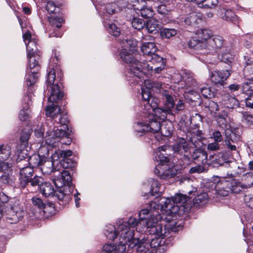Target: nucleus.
Listing matches in <instances>:
<instances>
[{
  "instance_id": "f257e3e1",
  "label": "nucleus",
  "mask_w": 253,
  "mask_h": 253,
  "mask_svg": "<svg viewBox=\"0 0 253 253\" xmlns=\"http://www.w3.org/2000/svg\"><path fill=\"white\" fill-rule=\"evenodd\" d=\"M45 114L47 117H50L57 123L62 126L63 128H67V130L62 128L54 127H50L46 132L45 137L46 143L49 146L56 147L62 137H68L70 135V132L67 127L69 122L66 113L61 112V107L55 104L48 105L45 109Z\"/></svg>"
},
{
  "instance_id": "f03ea898",
  "label": "nucleus",
  "mask_w": 253,
  "mask_h": 253,
  "mask_svg": "<svg viewBox=\"0 0 253 253\" xmlns=\"http://www.w3.org/2000/svg\"><path fill=\"white\" fill-rule=\"evenodd\" d=\"M149 209H144L139 213L140 220L144 224V220L146 219L148 214L150 218L145 222L146 231L150 235H157L161 237L167 236L169 229L166 228V225L162 223L165 222L163 216L159 214L157 210H159L161 205L159 200L157 202H151L149 204Z\"/></svg>"
},
{
  "instance_id": "7ed1b4c3",
  "label": "nucleus",
  "mask_w": 253,
  "mask_h": 253,
  "mask_svg": "<svg viewBox=\"0 0 253 253\" xmlns=\"http://www.w3.org/2000/svg\"><path fill=\"white\" fill-rule=\"evenodd\" d=\"M189 200L186 195L178 194L174 195L171 199L161 197L159 199V204L161 205V211L167 212V214L176 213L179 208L176 205L177 204H184Z\"/></svg>"
},
{
  "instance_id": "20e7f679",
  "label": "nucleus",
  "mask_w": 253,
  "mask_h": 253,
  "mask_svg": "<svg viewBox=\"0 0 253 253\" xmlns=\"http://www.w3.org/2000/svg\"><path fill=\"white\" fill-rule=\"evenodd\" d=\"M144 122H138L134 126L135 130L138 132H151L156 133L161 129L160 121H158L154 115L143 114Z\"/></svg>"
},
{
  "instance_id": "39448f33",
  "label": "nucleus",
  "mask_w": 253,
  "mask_h": 253,
  "mask_svg": "<svg viewBox=\"0 0 253 253\" xmlns=\"http://www.w3.org/2000/svg\"><path fill=\"white\" fill-rule=\"evenodd\" d=\"M120 57L126 63L129 64L130 74L132 77H135L138 79L142 77V64L133 58L130 52L125 50H121Z\"/></svg>"
},
{
  "instance_id": "423d86ee",
  "label": "nucleus",
  "mask_w": 253,
  "mask_h": 253,
  "mask_svg": "<svg viewBox=\"0 0 253 253\" xmlns=\"http://www.w3.org/2000/svg\"><path fill=\"white\" fill-rule=\"evenodd\" d=\"M4 214L7 221L10 224H16L24 216L22 207L17 202L9 205L5 204Z\"/></svg>"
},
{
  "instance_id": "0eeeda50",
  "label": "nucleus",
  "mask_w": 253,
  "mask_h": 253,
  "mask_svg": "<svg viewBox=\"0 0 253 253\" xmlns=\"http://www.w3.org/2000/svg\"><path fill=\"white\" fill-rule=\"evenodd\" d=\"M142 63V73L144 74V70H154L155 73H159L162 71L165 65V62L163 58L160 57L157 54H154L151 56L146 57Z\"/></svg>"
},
{
  "instance_id": "6e6552de",
  "label": "nucleus",
  "mask_w": 253,
  "mask_h": 253,
  "mask_svg": "<svg viewBox=\"0 0 253 253\" xmlns=\"http://www.w3.org/2000/svg\"><path fill=\"white\" fill-rule=\"evenodd\" d=\"M29 135L28 133H23L21 135L20 140L21 141L19 143L17 144L15 153L18 157V159H24L28 157V153L27 149V141L29 139Z\"/></svg>"
},
{
  "instance_id": "1a4fd4ad",
  "label": "nucleus",
  "mask_w": 253,
  "mask_h": 253,
  "mask_svg": "<svg viewBox=\"0 0 253 253\" xmlns=\"http://www.w3.org/2000/svg\"><path fill=\"white\" fill-rule=\"evenodd\" d=\"M231 75V71L228 70L223 71H214L211 73L210 79L214 84L223 85Z\"/></svg>"
},
{
  "instance_id": "9d476101",
  "label": "nucleus",
  "mask_w": 253,
  "mask_h": 253,
  "mask_svg": "<svg viewBox=\"0 0 253 253\" xmlns=\"http://www.w3.org/2000/svg\"><path fill=\"white\" fill-rule=\"evenodd\" d=\"M224 41L223 38L220 36H212L207 41L208 44H206L207 50H209L210 52H217L224 46Z\"/></svg>"
},
{
  "instance_id": "9b49d317",
  "label": "nucleus",
  "mask_w": 253,
  "mask_h": 253,
  "mask_svg": "<svg viewBox=\"0 0 253 253\" xmlns=\"http://www.w3.org/2000/svg\"><path fill=\"white\" fill-rule=\"evenodd\" d=\"M149 111L147 112H143V114L152 115H154L157 120L159 119V121H163L167 118L168 115L172 114L171 113L167 112V110L163 107V108L157 107V104L155 103L154 105H151V108H148Z\"/></svg>"
},
{
  "instance_id": "f8f14e48",
  "label": "nucleus",
  "mask_w": 253,
  "mask_h": 253,
  "mask_svg": "<svg viewBox=\"0 0 253 253\" xmlns=\"http://www.w3.org/2000/svg\"><path fill=\"white\" fill-rule=\"evenodd\" d=\"M134 231H128L126 232L121 233V237L125 241L123 243H126L129 249H136L140 240L137 238H134Z\"/></svg>"
},
{
  "instance_id": "ddd939ff",
  "label": "nucleus",
  "mask_w": 253,
  "mask_h": 253,
  "mask_svg": "<svg viewBox=\"0 0 253 253\" xmlns=\"http://www.w3.org/2000/svg\"><path fill=\"white\" fill-rule=\"evenodd\" d=\"M49 96L48 98L49 102V105H52L54 103H57L59 100L61 99L63 96V92L60 90V86L58 84L51 85L48 87Z\"/></svg>"
},
{
  "instance_id": "4468645a",
  "label": "nucleus",
  "mask_w": 253,
  "mask_h": 253,
  "mask_svg": "<svg viewBox=\"0 0 253 253\" xmlns=\"http://www.w3.org/2000/svg\"><path fill=\"white\" fill-rule=\"evenodd\" d=\"M57 188L59 189L54 190L52 197H55L58 200L62 201L63 204L67 203L72 199L71 192L67 187Z\"/></svg>"
},
{
  "instance_id": "2eb2a0df",
  "label": "nucleus",
  "mask_w": 253,
  "mask_h": 253,
  "mask_svg": "<svg viewBox=\"0 0 253 253\" xmlns=\"http://www.w3.org/2000/svg\"><path fill=\"white\" fill-rule=\"evenodd\" d=\"M61 179H56L54 180V184L56 187H61L63 186L70 188L72 185V177L70 172L68 170H63L61 172Z\"/></svg>"
},
{
  "instance_id": "dca6fc26",
  "label": "nucleus",
  "mask_w": 253,
  "mask_h": 253,
  "mask_svg": "<svg viewBox=\"0 0 253 253\" xmlns=\"http://www.w3.org/2000/svg\"><path fill=\"white\" fill-rule=\"evenodd\" d=\"M143 224L141 221L134 217H130L127 222H123L118 225V230L121 233L126 232L128 231H134L130 229V227H134L135 226H140Z\"/></svg>"
},
{
  "instance_id": "f3484780",
  "label": "nucleus",
  "mask_w": 253,
  "mask_h": 253,
  "mask_svg": "<svg viewBox=\"0 0 253 253\" xmlns=\"http://www.w3.org/2000/svg\"><path fill=\"white\" fill-rule=\"evenodd\" d=\"M166 228H168L169 232L167 236H165V237L169 235V227L166 226ZM156 235L157 236V235ZM158 236L159 238L151 240L149 245L151 248L156 249V253H163L167 249V246L164 245L165 241L162 239L164 237H161L158 235Z\"/></svg>"
},
{
  "instance_id": "a211bd4d",
  "label": "nucleus",
  "mask_w": 253,
  "mask_h": 253,
  "mask_svg": "<svg viewBox=\"0 0 253 253\" xmlns=\"http://www.w3.org/2000/svg\"><path fill=\"white\" fill-rule=\"evenodd\" d=\"M190 48L193 49L198 51L205 50L207 51V43L200 40L197 37H193L187 43Z\"/></svg>"
},
{
  "instance_id": "6ab92c4d",
  "label": "nucleus",
  "mask_w": 253,
  "mask_h": 253,
  "mask_svg": "<svg viewBox=\"0 0 253 253\" xmlns=\"http://www.w3.org/2000/svg\"><path fill=\"white\" fill-rule=\"evenodd\" d=\"M220 16L224 20L230 21L234 24L238 23V17L231 9L225 8H221L220 9Z\"/></svg>"
},
{
  "instance_id": "aec40b11",
  "label": "nucleus",
  "mask_w": 253,
  "mask_h": 253,
  "mask_svg": "<svg viewBox=\"0 0 253 253\" xmlns=\"http://www.w3.org/2000/svg\"><path fill=\"white\" fill-rule=\"evenodd\" d=\"M49 22L53 25L55 26L54 31L52 33L49 35V37H61L62 33L60 31L59 29L61 27V23L64 22L63 19L61 17H55L54 18L51 17L49 18Z\"/></svg>"
},
{
  "instance_id": "412c9836",
  "label": "nucleus",
  "mask_w": 253,
  "mask_h": 253,
  "mask_svg": "<svg viewBox=\"0 0 253 253\" xmlns=\"http://www.w3.org/2000/svg\"><path fill=\"white\" fill-rule=\"evenodd\" d=\"M173 150L175 153L183 154L188 152L189 150V147L188 142L183 138H180L173 146Z\"/></svg>"
},
{
  "instance_id": "4be33fe9",
  "label": "nucleus",
  "mask_w": 253,
  "mask_h": 253,
  "mask_svg": "<svg viewBox=\"0 0 253 253\" xmlns=\"http://www.w3.org/2000/svg\"><path fill=\"white\" fill-rule=\"evenodd\" d=\"M134 9L138 14L144 18H151L154 14L152 8L144 5L142 6L134 4Z\"/></svg>"
},
{
  "instance_id": "5701e85b",
  "label": "nucleus",
  "mask_w": 253,
  "mask_h": 253,
  "mask_svg": "<svg viewBox=\"0 0 253 253\" xmlns=\"http://www.w3.org/2000/svg\"><path fill=\"white\" fill-rule=\"evenodd\" d=\"M169 148V146L164 145L158 147L155 152L156 154V160L157 162H160V164L162 165H164L169 162V158L166 156V154H164L163 153V152H165Z\"/></svg>"
},
{
  "instance_id": "b1692460",
  "label": "nucleus",
  "mask_w": 253,
  "mask_h": 253,
  "mask_svg": "<svg viewBox=\"0 0 253 253\" xmlns=\"http://www.w3.org/2000/svg\"><path fill=\"white\" fill-rule=\"evenodd\" d=\"M29 60V70L31 71L32 73L38 72L40 69V53H36L34 55L27 56Z\"/></svg>"
},
{
  "instance_id": "393cba45",
  "label": "nucleus",
  "mask_w": 253,
  "mask_h": 253,
  "mask_svg": "<svg viewBox=\"0 0 253 253\" xmlns=\"http://www.w3.org/2000/svg\"><path fill=\"white\" fill-rule=\"evenodd\" d=\"M141 50L146 58L148 56H151V55L155 54L157 50V47L155 43L148 42L143 43L141 47Z\"/></svg>"
},
{
  "instance_id": "a878e982",
  "label": "nucleus",
  "mask_w": 253,
  "mask_h": 253,
  "mask_svg": "<svg viewBox=\"0 0 253 253\" xmlns=\"http://www.w3.org/2000/svg\"><path fill=\"white\" fill-rule=\"evenodd\" d=\"M40 191L45 197H52L54 189L50 183L44 181L40 184Z\"/></svg>"
},
{
  "instance_id": "bb28decb",
  "label": "nucleus",
  "mask_w": 253,
  "mask_h": 253,
  "mask_svg": "<svg viewBox=\"0 0 253 253\" xmlns=\"http://www.w3.org/2000/svg\"><path fill=\"white\" fill-rule=\"evenodd\" d=\"M41 166L42 171L45 173L49 174L52 172L60 171L58 166H56L55 167L54 163L48 160L46 161L45 159L43 160V163Z\"/></svg>"
},
{
  "instance_id": "cd10ccee",
  "label": "nucleus",
  "mask_w": 253,
  "mask_h": 253,
  "mask_svg": "<svg viewBox=\"0 0 253 253\" xmlns=\"http://www.w3.org/2000/svg\"><path fill=\"white\" fill-rule=\"evenodd\" d=\"M231 180H223L218 184V192L222 196H227L231 192Z\"/></svg>"
},
{
  "instance_id": "c85d7f7f",
  "label": "nucleus",
  "mask_w": 253,
  "mask_h": 253,
  "mask_svg": "<svg viewBox=\"0 0 253 253\" xmlns=\"http://www.w3.org/2000/svg\"><path fill=\"white\" fill-rule=\"evenodd\" d=\"M23 159H20L18 158V167L20 169V176L22 178H30L32 177L33 173L34 172V169L31 167H23L21 164V161H22Z\"/></svg>"
},
{
  "instance_id": "c756f323",
  "label": "nucleus",
  "mask_w": 253,
  "mask_h": 253,
  "mask_svg": "<svg viewBox=\"0 0 253 253\" xmlns=\"http://www.w3.org/2000/svg\"><path fill=\"white\" fill-rule=\"evenodd\" d=\"M164 99L166 100L164 108L167 110L168 112L171 113L172 114V109L173 108L175 103L172 96L168 93L167 90H165L163 93Z\"/></svg>"
},
{
  "instance_id": "7c9ffc66",
  "label": "nucleus",
  "mask_w": 253,
  "mask_h": 253,
  "mask_svg": "<svg viewBox=\"0 0 253 253\" xmlns=\"http://www.w3.org/2000/svg\"><path fill=\"white\" fill-rule=\"evenodd\" d=\"M145 27L149 33L156 34L158 32L160 25L157 20L152 19L147 21Z\"/></svg>"
},
{
  "instance_id": "2f4dec72",
  "label": "nucleus",
  "mask_w": 253,
  "mask_h": 253,
  "mask_svg": "<svg viewBox=\"0 0 253 253\" xmlns=\"http://www.w3.org/2000/svg\"><path fill=\"white\" fill-rule=\"evenodd\" d=\"M212 35V32L208 29H201L196 32L197 38L206 42L207 44H208L207 41L211 38Z\"/></svg>"
},
{
  "instance_id": "473e14b6",
  "label": "nucleus",
  "mask_w": 253,
  "mask_h": 253,
  "mask_svg": "<svg viewBox=\"0 0 253 253\" xmlns=\"http://www.w3.org/2000/svg\"><path fill=\"white\" fill-rule=\"evenodd\" d=\"M192 156L194 160H197L202 164L207 162V154L202 149H196L193 152Z\"/></svg>"
},
{
  "instance_id": "72a5a7b5",
  "label": "nucleus",
  "mask_w": 253,
  "mask_h": 253,
  "mask_svg": "<svg viewBox=\"0 0 253 253\" xmlns=\"http://www.w3.org/2000/svg\"><path fill=\"white\" fill-rule=\"evenodd\" d=\"M209 199V197L207 193H201L194 198L193 205L195 206H203L208 202Z\"/></svg>"
},
{
  "instance_id": "f704fd0d",
  "label": "nucleus",
  "mask_w": 253,
  "mask_h": 253,
  "mask_svg": "<svg viewBox=\"0 0 253 253\" xmlns=\"http://www.w3.org/2000/svg\"><path fill=\"white\" fill-rule=\"evenodd\" d=\"M123 48L122 50H125L133 53L136 50V42L132 39L123 40L122 42Z\"/></svg>"
},
{
  "instance_id": "c9c22d12",
  "label": "nucleus",
  "mask_w": 253,
  "mask_h": 253,
  "mask_svg": "<svg viewBox=\"0 0 253 253\" xmlns=\"http://www.w3.org/2000/svg\"><path fill=\"white\" fill-rule=\"evenodd\" d=\"M150 82L149 81H145V84L146 85H148L146 88H141V95L144 101L147 102H150L151 99H152V96L151 95V91L150 90V88L153 87V85L151 84H149Z\"/></svg>"
},
{
  "instance_id": "e433bc0d",
  "label": "nucleus",
  "mask_w": 253,
  "mask_h": 253,
  "mask_svg": "<svg viewBox=\"0 0 253 253\" xmlns=\"http://www.w3.org/2000/svg\"><path fill=\"white\" fill-rule=\"evenodd\" d=\"M72 154L73 152L71 150L56 151L52 155V161L51 162L54 163L55 165H57L59 163L58 160L60 158L62 159L63 157H65V156H72Z\"/></svg>"
},
{
  "instance_id": "4c0bfd02",
  "label": "nucleus",
  "mask_w": 253,
  "mask_h": 253,
  "mask_svg": "<svg viewBox=\"0 0 253 253\" xmlns=\"http://www.w3.org/2000/svg\"><path fill=\"white\" fill-rule=\"evenodd\" d=\"M44 159V157L38 155H34L30 157L28 159V164L33 169L39 166H41Z\"/></svg>"
},
{
  "instance_id": "58836bf2",
  "label": "nucleus",
  "mask_w": 253,
  "mask_h": 253,
  "mask_svg": "<svg viewBox=\"0 0 253 253\" xmlns=\"http://www.w3.org/2000/svg\"><path fill=\"white\" fill-rule=\"evenodd\" d=\"M121 232L118 229V231L115 230V227L114 225L110 224L107 226V228L104 231V234L106 237L110 240H114Z\"/></svg>"
},
{
  "instance_id": "ea45409f",
  "label": "nucleus",
  "mask_w": 253,
  "mask_h": 253,
  "mask_svg": "<svg viewBox=\"0 0 253 253\" xmlns=\"http://www.w3.org/2000/svg\"><path fill=\"white\" fill-rule=\"evenodd\" d=\"M231 185L230 193L236 194L240 193L243 189H247L249 187V185L244 184L242 182L235 180H231Z\"/></svg>"
},
{
  "instance_id": "a19ab883",
  "label": "nucleus",
  "mask_w": 253,
  "mask_h": 253,
  "mask_svg": "<svg viewBox=\"0 0 253 253\" xmlns=\"http://www.w3.org/2000/svg\"><path fill=\"white\" fill-rule=\"evenodd\" d=\"M11 147L7 144L0 145V159L7 160L11 155Z\"/></svg>"
},
{
  "instance_id": "79ce46f5",
  "label": "nucleus",
  "mask_w": 253,
  "mask_h": 253,
  "mask_svg": "<svg viewBox=\"0 0 253 253\" xmlns=\"http://www.w3.org/2000/svg\"><path fill=\"white\" fill-rule=\"evenodd\" d=\"M26 45L27 56L34 55L36 53H40L38 50L37 42L35 40L29 41Z\"/></svg>"
},
{
  "instance_id": "37998d69",
  "label": "nucleus",
  "mask_w": 253,
  "mask_h": 253,
  "mask_svg": "<svg viewBox=\"0 0 253 253\" xmlns=\"http://www.w3.org/2000/svg\"><path fill=\"white\" fill-rule=\"evenodd\" d=\"M218 0H200L198 6L201 8H213L218 3Z\"/></svg>"
},
{
  "instance_id": "c03bdc74",
  "label": "nucleus",
  "mask_w": 253,
  "mask_h": 253,
  "mask_svg": "<svg viewBox=\"0 0 253 253\" xmlns=\"http://www.w3.org/2000/svg\"><path fill=\"white\" fill-rule=\"evenodd\" d=\"M60 162V165L64 169H70L76 166V162L69 157L71 156H65Z\"/></svg>"
},
{
  "instance_id": "a18cd8bd",
  "label": "nucleus",
  "mask_w": 253,
  "mask_h": 253,
  "mask_svg": "<svg viewBox=\"0 0 253 253\" xmlns=\"http://www.w3.org/2000/svg\"><path fill=\"white\" fill-rule=\"evenodd\" d=\"M38 79V72L32 73V70H29L28 75L26 79V82L28 86H31L34 84Z\"/></svg>"
},
{
  "instance_id": "49530a36",
  "label": "nucleus",
  "mask_w": 253,
  "mask_h": 253,
  "mask_svg": "<svg viewBox=\"0 0 253 253\" xmlns=\"http://www.w3.org/2000/svg\"><path fill=\"white\" fill-rule=\"evenodd\" d=\"M177 34V31L174 29L164 28L160 32L161 36L163 38L169 39Z\"/></svg>"
},
{
  "instance_id": "de8ad7c7",
  "label": "nucleus",
  "mask_w": 253,
  "mask_h": 253,
  "mask_svg": "<svg viewBox=\"0 0 253 253\" xmlns=\"http://www.w3.org/2000/svg\"><path fill=\"white\" fill-rule=\"evenodd\" d=\"M170 124H166L165 125H162L161 129L159 130L162 136L165 137H169L172 134V127Z\"/></svg>"
},
{
  "instance_id": "09e8293b",
  "label": "nucleus",
  "mask_w": 253,
  "mask_h": 253,
  "mask_svg": "<svg viewBox=\"0 0 253 253\" xmlns=\"http://www.w3.org/2000/svg\"><path fill=\"white\" fill-rule=\"evenodd\" d=\"M161 187L159 185V183L157 180H153L151 185V191L148 193L149 195L154 196L158 194L160 196L162 193V191H160Z\"/></svg>"
},
{
  "instance_id": "8fccbe9b",
  "label": "nucleus",
  "mask_w": 253,
  "mask_h": 253,
  "mask_svg": "<svg viewBox=\"0 0 253 253\" xmlns=\"http://www.w3.org/2000/svg\"><path fill=\"white\" fill-rule=\"evenodd\" d=\"M105 26L108 29L110 34L115 36L118 37L120 34V30L119 28L113 23L105 24Z\"/></svg>"
},
{
  "instance_id": "3c124183",
  "label": "nucleus",
  "mask_w": 253,
  "mask_h": 253,
  "mask_svg": "<svg viewBox=\"0 0 253 253\" xmlns=\"http://www.w3.org/2000/svg\"><path fill=\"white\" fill-rule=\"evenodd\" d=\"M204 137L200 136L192 135L189 141L195 147L200 148L203 144V141Z\"/></svg>"
},
{
  "instance_id": "603ef678",
  "label": "nucleus",
  "mask_w": 253,
  "mask_h": 253,
  "mask_svg": "<svg viewBox=\"0 0 253 253\" xmlns=\"http://www.w3.org/2000/svg\"><path fill=\"white\" fill-rule=\"evenodd\" d=\"M242 91L249 96L253 95V82H248L244 83L242 86Z\"/></svg>"
},
{
  "instance_id": "864d4df0",
  "label": "nucleus",
  "mask_w": 253,
  "mask_h": 253,
  "mask_svg": "<svg viewBox=\"0 0 253 253\" xmlns=\"http://www.w3.org/2000/svg\"><path fill=\"white\" fill-rule=\"evenodd\" d=\"M29 105L21 109L19 114V118L22 121H26L30 118Z\"/></svg>"
},
{
  "instance_id": "5fc2aeb1",
  "label": "nucleus",
  "mask_w": 253,
  "mask_h": 253,
  "mask_svg": "<svg viewBox=\"0 0 253 253\" xmlns=\"http://www.w3.org/2000/svg\"><path fill=\"white\" fill-rule=\"evenodd\" d=\"M105 9L109 14H115L121 10L120 7L115 3L107 4Z\"/></svg>"
},
{
  "instance_id": "6e6d98bb",
  "label": "nucleus",
  "mask_w": 253,
  "mask_h": 253,
  "mask_svg": "<svg viewBox=\"0 0 253 253\" xmlns=\"http://www.w3.org/2000/svg\"><path fill=\"white\" fill-rule=\"evenodd\" d=\"M32 202L34 206L37 207L40 209L44 210L47 206L49 207H51L52 206V204H49L48 205L45 204L42 202L41 198L36 197H33L32 199Z\"/></svg>"
},
{
  "instance_id": "4d7b16f0",
  "label": "nucleus",
  "mask_w": 253,
  "mask_h": 253,
  "mask_svg": "<svg viewBox=\"0 0 253 253\" xmlns=\"http://www.w3.org/2000/svg\"><path fill=\"white\" fill-rule=\"evenodd\" d=\"M131 25L133 28L139 30L144 28L145 23L142 19L134 17L132 20Z\"/></svg>"
},
{
  "instance_id": "13d9d810",
  "label": "nucleus",
  "mask_w": 253,
  "mask_h": 253,
  "mask_svg": "<svg viewBox=\"0 0 253 253\" xmlns=\"http://www.w3.org/2000/svg\"><path fill=\"white\" fill-rule=\"evenodd\" d=\"M224 104L226 107L229 108H233L237 104V101L235 97H229L228 95H225L224 96Z\"/></svg>"
},
{
  "instance_id": "bf43d9fd",
  "label": "nucleus",
  "mask_w": 253,
  "mask_h": 253,
  "mask_svg": "<svg viewBox=\"0 0 253 253\" xmlns=\"http://www.w3.org/2000/svg\"><path fill=\"white\" fill-rule=\"evenodd\" d=\"M232 135H234V133L231 132L230 134V136H227L225 139V145L227 146V148L231 151H235L236 150V146L233 144L234 141L232 139Z\"/></svg>"
},
{
  "instance_id": "052dcab7",
  "label": "nucleus",
  "mask_w": 253,
  "mask_h": 253,
  "mask_svg": "<svg viewBox=\"0 0 253 253\" xmlns=\"http://www.w3.org/2000/svg\"><path fill=\"white\" fill-rule=\"evenodd\" d=\"M14 177L11 174L6 173L5 172L0 176V181L5 184H12L14 182Z\"/></svg>"
},
{
  "instance_id": "680f3d73",
  "label": "nucleus",
  "mask_w": 253,
  "mask_h": 253,
  "mask_svg": "<svg viewBox=\"0 0 253 253\" xmlns=\"http://www.w3.org/2000/svg\"><path fill=\"white\" fill-rule=\"evenodd\" d=\"M183 79L185 82L186 85L188 87H191L195 86L196 82L193 78L192 74H185V75L183 77Z\"/></svg>"
},
{
  "instance_id": "e2e57ef3",
  "label": "nucleus",
  "mask_w": 253,
  "mask_h": 253,
  "mask_svg": "<svg viewBox=\"0 0 253 253\" xmlns=\"http://www.w3.org/2000/svg\"><path fill=\"white\" fill-rule=\"evenodd\" d=\"M46 9L50 13H56L59 11V7L53 1H48L46 5Z\"/></svg>"
},
{
  "instance_id": "0e129e2a",
  "label": "nucleus",
  "mask_w": 253,
  "mask_h": 253,
  "mask_svg": "<svg viewBox=\"0 0 253 253\" xmlns=\"http://www.w3.org/2000/svg\"><path fill=\"white\" fill-rule=\"evenodd\" d=\"M218 158H215L216 160V162L219 164L220 165H223L225 164L227 165V160L228 159V156L226 155V153L224 152L219 153L217 155Z\"/></svg>"
},
{
  "instance_id": "69168bd1",
  "label": "nucleus",
  "mask_w": 253,
  "mask_h": 253,
  "mask_svg": "<svg viewBox=\"0 0 253 253\" xmlns=\"http://www.w3.org/2000/svg\"><path fill=\"white\" fill-rule=\"evenodd\" d=\"M242 114L243 122L248 126L253 125V117L252 115L249 114L247 112H243Z\"/></svg>"
},
{
  "instance_id": "338daca9",
  "label": "nucleus",
  "mask_w": 253,
  "mask_h": 253,
  "mask_svg": "<svg viewBox=\"0 0 253 253\" xmlns=\"http://www.w3.org/2000/svg\"><path fill=\"white\" fill-rule=\"evenodd\" d=\"M55 77L56 75L55 70L51 69L47 75V83L48 87L50 86L51 85H54L53 84L55 81Z\"/></svg>"
},
{
  "instance_id": "774afa93",
  "label": "nucleus",
  "mask_w": 253,
  "mask_h": 253,
  "mask_svg": "<svg viewBox=\"0 0 253 253\" xmlns=\"http://www.w3.org/2000/svg\"><path fill=\"white\" fill-rule=\"evenodd\" d=\"M117 249L116 246L114 244H107L102 247L101 253H110Z\"/></svg>"
}]
</instances>
